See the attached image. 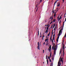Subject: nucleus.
<instances>
[{"label":"nucleus","mask_w":66,"mask_h":66,"mask_svg":"<svg viewBox=\"0 0 66 66\" xmlns=\"http://www.w3.org/2000/svg\"><path fill=\"white\" fill-rule=\"evenodd\" d=\"M53 13H54V10H53Z\"/></svg>","instance_id":"f704fd0d"},{"label":"nucleus","mask_w":66,"mask_h":66,"mask_svg":"<svg viewBox=\"0 0 66 66\" xmlns=\"http://www.w3.org/2000/svg\"><path fill=\"white\" fill-rule=\"evenodd\" d=\"M45 26H47V24H46L45 25Z\"/></svg>","instance_id":"338daca9"},{"label":"nucleus","mask_w":66,"mask_h":66,"mask_svg":"<svg viewBox=\"0 0 66 66\" xmlns=\"http://www.w3.org/2000/svg\"><path fill=\"white\" fill-rule=\"evenodd\" d=\"M47 64H48V59L47 60Z\"/></svg>","instance_id":"f3484780"},{"label":"nucleus","mask_w":66,"mask_h":66,"mask_svg":"<svg viewBox=\"0 0 66 66\" xmlns=\"http://www.w3.org/2000/svg\"><path fill=\"white\" fill-rule=\"evenodd\" d=\"M61 52H62V50L60 49V53H59L60 55V54H61Z\"/></svg>","instance_id":"39448f33"},{"label":"nucleus","mask_w":66,"mask_h":66,"mask_svg":"<svg viewBox=\"0 0 66 66\" xmlns=\"http://www.w3.org/2000/svg\"><path fill=\"white\" fill-rule=\"evenodd\" d=\"M56 10H55L54 11H55H55H56Z\"/></svg>","instance_id":"774afa93"},{"label":"nucleus","mask_w":66,"mask_h":66,"mask_svg":"<svg viewBox=\"0 0 66 66\" xmlns=\"http://www.w3.org/2000/svg\"><path fill=\"white\" fill-rule=\"evenodd\" d=\"M55 27V24H54V27H53V28H54Z\"/></svg>","instance_id":"c9c22d12"},{"label":"nucleus","mask_w":66,"mask_h":66,"mask_svg":"<svg viewBox=\"0 0 66 66\" xmlns=\"http://www.w3.org/2000/svg\"><path fill=\"white\" fill-rule=\"evenodd\" d=\"M62 45H63V46H64V44H62Z\"/></svg>","instance_id":"603ef678"},{"label":"nucleus","mask_w":66,"mask_h":66,"mask_svg":"<svg viewBox=\"0 0 66 66\" xmlns=\"http://www.w3.org/2000/svg\"><path fill=\"white\" fill-rule=\"evenodd\" d=\"M66 33H65V35H64V37H65V38H66Z\"/></svg>","instance_id":"412c9836"},{"label":"nucleus","mask_w":66,"mask_h":66,"mask_svg":"<svg viewBox=\"0 0 66 66\" xmlns=\"http://www.w3.org/2000/svg\"><path fill=\"white\" fill-rule=\"evenodd\" d=\"M48 39H46L45 40V42H46L48 41Z\"/></svg>","instance_id":"f8f14e48"},{"label":"nucleus","mask_w":66,"mask_h":66,"mask_svg":"<svg viewBox=\"0 0 66 66\" xmlns=\"http://www.w3.org/2000/svg\"><path fill=\"white\" fill-rule=\"evenodd\" d=\"M59 0H56V1H55L56 2H56V3L57 2V1H59Z\"/></svg>","instance_id":"bb28decb"},{"label":"nucleus","mask_w":66,"mask_h":66,"mask_svg":"<svg viewBox=\"0 0 66 66\" xmlns=\"http://www.w3.org/2000/svg\"><path fill=\"white\" fill-rule=\"evenodd\" d=\"M47 32H48V30H46L45 33H47Z\"/></svg>","instance_id":"aec40b11"},{"label":"nucleus","mask_w":66,"mask_h":66,"mask_svg":"<svg viewBox=\"0 0 66 66\" xmlns=\"http://www.w3.org/2000/svg\"><path fill=\"white\" fill-rule=\"evenodd\" d=\"M48 29H49V28H47V30H48Z\"/></svg>","instance_id":"49530a36"},{"label":"nucleus","mask_w":66,"mask_h":66,"mask_svg":"<svg viewBox=\"0 0 66 66\" xmlns=\"http://www.w3.org/2000/svg\"><path fill=\"white\" fill-rule=\"evenodd\" d=\"M40 37H42V35L40 36Z\"/></svg>","instance_id":"864d4df0"},{"label":"nucleus","mask_w":66,"mask_h":66,"mask_svg":"<svg viewBox=\"0 0 66 66\" xmlns=\"http://www.w3.org/2000/svg\"><path fill=\"white\" fill-rule=\"evenodd\" d=\"M57 39H59V36H58V37L57 38Z\"/></svg>","instance_id":"473e14b6"},{"label":"nucleus","mask_w":66,"mask_h":66,"mask_svg":"<svg viewBox=\"0 0 66 66\" xmlns=\"http://www.w3.org/2000/svg\"><path fill=\"white\" fill-rule=\"evenodd\" d=\"M53 37H54V36H55V34H54L53 35Z\"/></svg>","instance_id":"2f4dec72"},{"label":"nucleus","mask_w":66,"mask_h":66,"mask_svg":"<svg viewBox=\"0 0 66 66\" xmlns=\"http://www.w3.org/2000/svg\"><path fill=\"white\" fill-rule=\"evenodd\" d=\"M56 21V20L55 19H54V20L53 21V22H55Z\"/></svg>","instance_id":"dca6fc26"},{"label":"nucleus","mask_w":66,"mask_h":66,"mask_svg":"<svg viewBox=\"0 0 66 66\" xmlns=\"http://www.w3.org/2000/svg\"><path fill=\"white\" fill-rule=\"evenodd\" d=\"M54 51L53 54H54V55H55L56 54V50H57V46L56 45H55L54 47Z\"/></svg>","instance_id":"f257e3e1"},{"label":"nucleus","mask_w":66,"mask_h":66,"mask_svg":"<svg viewBox=\"0 0 66 66\" xmlns=\"http://www.w3.org/2000/svg\"><path fill=\"white\" fill-rule=\"evenodd\" d=\"M54 31H55V28H54Z\"/></svg>","instance_id":"e433bc0d"},{"label":"nucleus","mask_w":66,"mask_h":66,"mask_svg":"<svg viewBox=\"0 0 66 66\" xmlns=\"http://www.w3.org/2000/svg\"><path fill=\"white\" fill-rule=\"evenodd\" d=\"M43 44H44V45H45V42H44L43 43Z\"/></svg>","instance_id":"de8ad7c7"},{"label":"nucleus","mask_w":66,"mask_h":66,"mask_svg":"<svg viewBox=\"0 0 66 66\" xmlns=\"http://www.w3.org/2000/svg\"><path fill=\"white\" fill-rule=\"evenodd\" d=\"M38 34H39V31H38Z\"/></svg>","instance_id":"5fc2aeb1"},{"label":"nucleus","mask_w":66,"mask_h":66,"mask_svg":"<svg viewBox=\"0 0 66 66\" xmlns=\"http://www.w3.org/2000/svg\"><path fill=\"white\" fill-rule=\"evenodd\" d=\"M65 15H66V14H64V16H65Z\"/></svg>","instance_id":"052dcab7"},{"label":"nucleus","mask_w":66,"mask_h":66,"mask_svg":"<svg viewBox=\"0 0 66 66\" xmlns=\"http://www.w3.org/2000/svg\"><path fill=\"white\" fill-rule=\"evenodd\" d=\"M60 18H58V21H60Z\"/></svg>","instance_id":"72a5a7b5"},{"label":"nucleus","mask_w":66,"mask_h":66,"mask_svg":"<svg viewBox=\"0 0 66 66\" xmlns=\"http://www.w3.org/2000/svg\"><path fill=\"white\" fill-rule=\"evenodd\" d=\"M60 18H62L61 16H60Z\"/></svg>","instance_id":"e2e57ef3"},{"label":"nucleus","mask_w":66,"mask_h":66,"mask_svg":"<svg viewBox=\"0 0 66 66\" xmlns=\"http://www.w3.org/2000/svg\"><path fill=\"white\" fill-rule=\"evenodd\" d=\"M64 0H62V1H63V3H64Z\"/></svg>","instance_id":"a18cd8bd"},{"label":"nucleus","mask_w":66,"mask_h":66,"mask_svg":"<svg viewBox=\"0 0 66 66\" xmlns=\"http://www.w3.org/2000/svg\"><path fill=\"white\" fill-rule=\"evenodd\" d=\"M48 50L49 51V52H51V49H49V48H48Z\"/></svg>","instance_id":"9d476101"},{"label":"nucleus","mask_w":66,"mask_h":66,"mask_svg":"<svg viewBox=\"0 0 66 66\" xmlns=\"http://www.w3.org/2000/svg\"><path fill=\"white\" fill-rule=\"evenodd\" d=\"M55 46V44L54 43V45H53V46L54 47V46Z\"/></svg>","instance_id":"c03bdc74"},{"label":"nucleus","mask_w":66,"mask_h":66,"mask_svg":"<svg viewBox=\"0 0 66 66\" xmlns=\"http://www.w3.org/2000/svg\"><path fill=\"white\" fill-rule=\"evenodd\" d=\"M53 40H54L55 39V37H53Z\"/></svg>","instance_id":"2eb2a0df"},{"label":"nucleus","mask_w":66,"mask_h":66,"mask_svg":"<svg viewBox=\"0 0 66 66\" xmlns=\"http://www.w3.org/2000/svg\"><path fill=\"white\" fill-rule=\"evenodd\" d=\"M61 62H62V63H63V60H61Z\"/></svg>","instance_id":"c85d7f7f"},{"label":"nucleus","mask_w":66,"mask_h":66,"mask_svg":"<svg viewBox=\"0 0 66 66\" xmlns=\"http://www.w3.org/2000/svg\"><path fill=\"white\" fill-rule=\"evenodd\" d=\"M62 31H61V30L60 31V30L59 32V36H60L62 34Z\"/></svg>","instance_id":"7ed1b4c3"},{"label":"nucleus","mask_w":66,"mask_h":66,"mask_svg":"<svg viewBox=\"0 0 66 66\" xmlns=\"http://www.w3.org/2000/svg\"><path fill=\"white\" fill-rule=\"evenodd\" d=\"M61 21L60 20V22H59V23H61Z\"/></svg>","instance_id":"79ce46f5"},{"label":"nucleus","mask_w":66,"mask_h":66,"mask_svg":"<svg viewBox=\"0 0 66 66\" xmlns=\"http://www.w3.org/2000/svg\"><path fill=\"white\" fill-rule=\"evenodd\" d=\"M50 66H53V63H51Z\"/></svg>","instance_id":"a211bd4d"},{"label":"nucleus","mask_w":66,"mask_h":66,"mask_svg":"<svg viewBox=\"0 0 66 66\" xmlns=\"http://www.w3.org/2000/svg\"><path fill=\"white\" fill-rule=\"evenodd\" d=\"M52 50H53V49H54V47H53V46L52 47Z\"/></svg>","instance_id":"393cba45"},{"label":"nucleus","mask_w":66,"mask_h":66,"mask_svg":"<svg viewBox=\"0 0 66 66\" xmlns=\"http://www.w3.org/2000/svg\"><path fill=\"white\" fill-rule=\"evenodd\" d=\"M46 59H48V56H46Z\"/></svg>","instance_id":"5701e85b"},{"label":"nucleus","mask_w":66,"mask_h":66,"mask_svg":"<svg viewBox=\"0 0 66 66\" xmlns=\"http://www.w3.org/2000/svg\"><path fill=\"white\" fill-rule=\"evenodd\" d=\"M63 53H64V48H65V46H63Z\"/></svg>","instance_id":"423d86ee"},{"label":"nucleus","mask_w":66,"mask_h":66,"mask_svg":"<svg viewBox=\"0 0 66 66\" xmlns=\"http://www.w3.org/2000/svg\"><path fill=\"white\" fill-rule=\"evenodd\" d=\"M51 55H52V53H51V52L50 53V57H51Z\"/></svg>","instance_id":"6e6552de"},{"label":"nucleus","mask_w":66,"mask_h":66,"mask_svg":"<svg viewBox=\"0 0 66 66\" xmlns=\"http://www.w3.org/2000/svg\"><path fill=\"white\" fill-rule=\"evenodd\" d=\"M61 63H60V65L59 66H61Z\"/></svg>","instance_id":"13d9d810"},{"label":"nucleus","mask_w":66,"mask_h":66,"mask_svg":"<svg viewBox=\"0 0 66 66\" xmlns=\"http://www.w3.org/2000/svg\"><path fill=\"white\" fill-rule=\"evenodd\" d=\"M53 19V18H52V20Z\"/></svg>","instance_id":"0e129e2a"},{"label":"nucleus","mask_w":66,"mask_h":66,"mask_svg":"<svg viewBox=\"0 0 66 66\" xmlns=\"http://www.w3.org/2000/svg\"><path fill=\"white\" fill-rule=\"evenodd\" d=\"M57 7H59L60 6V2H58L57 3Z\"/></svg>","instance_id":"20e7f679"},{"label":"nucleus","mask_w":66,"mask_h":66,"mask_svg":"<svg viewBox=\"0 0 66 66\" xmlns=\"http://www.w3.org/2000/svg\"><path fill=\"white\" fill-rule=\"evenodd\" d=\"M45 52V51L44 50H43V53H44V52Z\"/></svg>","instance_id":"cd10ccee"},{"label":"nucleus","mask_w":66,"mask_h":66,"mask_svg":"<svg viewBox=\"0 0 66 66\" xmlns=\"http://www.w3.org/2000/svg\"><path fill=\"white\" fill-rule=\"evenodd\" d=\"M59 19H61V18H59Z\"/></svg>","instance_id":"69168bd1"},{"label":"nucleus","mask_w":66,"mask_h":66,"mask_svg":"<svg viewBox=\"0 0 66 66\" xmlns=\"http://www.w3.org/2000/svg\"><path fill=\"white\" fill-rule=\"evenodd\" d=\"M42 0H40V2H42Z\"/></svg>","instance_id":"c756f323"},{"label":"nucleus","mask_w":66,"mask_h":66,"mask_svg":"<svg viewBox=\"0 0 66 66\" xmlns=\"http://www.w3.org/2000/svg\"><path fill=\"white\" fill-rule=\"evenodd\" d=\"M48 59H50V57H49V56H48Z\"/></svg>","instance_id":"4c0bfd02"},{"label":"nucleus","mask_w":66,"mask_h":66,"mask_svg":"<svg viewBox=\"0 0 66 66\" xmlns=\"http://www.w3.org/2000/svg\"><path fill=\"white\" fill-rule=\"evenodd\" d=\"M49 24H48L47 26V27H48V26H49Z\"/></svg>","instance_id":"bf43d9fd"},{"label":"nucleus","mask_w":66,"mask_h":66,"mask_svg":"<svg viewBox=\"0 0 66 66\" xmlns=\"http://www.w3.org/2000/svg\"><path fill=\"white\" fill-rule=\"evenodd\" d=\"M49 27H50V26H48L47 28H49Z\"/></svg>","instance_id":"3c124183"},{"label":"nucleus","mask_w":66,"mask_h":66,"mask_svg":"<svg viewBox=\"0 0 66 66\" xmlns=\"http://www.w3.org/2000/svg\"><path fill=\"white\" fill-rule=\"evenodd\" d=\"M49 49H51V45H50L49 47Z\"/></svg>","instance_id":"1a4fd4ad"},{"label":"nucleus","mask_w":66,"mask_h":66,"mask_svg":"<svg viewBox=\"0 0 66 66\" xmlns=\"http://www.w3.org/2000/svg\"><path fill=\"white\" fill-rule=\"evenodd\" d=\"M52 26H53V25H52V26L51 27L50 29L52 28Z\"/></svg>","instance_id":"37998d69"},{"label":"nucleus","mask_w":66,"mask_h":66,"mask_svg":"<svg viewBox=\"0 0 66 66\" xmlns=\"http://www.w3.org/2000/svg\"><path fill=\"white\" fill-rule=\"evenodd\" d=\"M63 30V29H61V30H60V31H62V30Z\"/></svg>","instance_id":"b1692460"},{"label":"nucleus","mask_w":66,"mask_h":66,"mask_svg":"<svg viewBox=\"0 0 66 66\" xmlns=\"http://www.w3.org/2000/svg\"><path fill=\"white\" fill-rule=\"evenodd\" d=\"M60 60L59 61V62L58 63V65L57 66H59V65H60Z\"/></svg>","instance_id":"0eeeda50"},{"label":"nucleus","mask_w":66,"mask_h":66,"mask_svg":"<svg viewBox=\"0 0 66 66\" xmlns=\"http://www.w3.org/2000/svg\"><path fill=\"white\" fill-rule=\"evenodd\" d=\"M44 37H45V36H43V39H44Z\"/></svg>","instance_id":"8fccbe9b"},{"label":"nucleus","mask_w":66,"mask_h":66,"mask_svg":"<svg viewBox=\"0 0 66 66\" xmlns=\"http://www.w3.org/2000/svg\"><path fill=\"white\" fill-rule=\"evenodd\" d=\"M48 42H49V41H48H48H47V42H46V43H47L48 44H49V43H48Z\"/></svg>","instance_id":"6ab92c4d"},{"label":"nucleus","mask_w":66,"mask_h":66,"mask_svg":"<svg viewBox=\"0 0 66 66\" xmlns=\"http://www.w3.org/2000/svg\"><path fill=\"white\" fill-rule=\"evenodd\" d=\"M56 12H57V11H56V12L54 13V14H56Z\"/></svg>","instance_id":"09e8293b"},{"label":"nucleus","mask_w":66,"mask_h":66,"mask_svg":"<svg viewBox=\"0 0 66 66\" xmlns=\"http://www.w3.org/2000/svg\"><path fill=\"white\" fill-rule=\"evenodd\" d=\"M56 40H57V42H58V41H59V39H57Z\"/></svg>","instance_id":"7c9ffc66"},{"label":"nucleus","mask_w":66,"mask_h":66,"mask_svg":"<svg viewBox=\"0 0 66 66\" xmlns=\"http://www.w3.org/2000/svg\"><path fill=\"white\" fill-rule=\"evenodd\" d=\"M51 18H52V17H51V18H50V19H51Z\"/></svg>","instance_id":"680f3d73"},{"label":"nucleus","mask_w":66,"mask_h":66,"mask_svg":"<svg viewBox=\"0 0 66 66\" xmlns=\"http://www.w3.org/2000/svg\"><path fill=\"white\" fill-rule=\"evenodd\" d=\"M56 15V14H54V17H55Z\"/></svg>","instance_id":"58836bf2"},{"label":"nucleus","mask_w":66,"mask_h":66,"mask_svg":"<svg viewBox=\"0 0 66 66\" xmlns=\"http://www.w3.org/2000/svg\"><path fill=\"white\" fill-rule=\"evenodd\" d=\"M50 34V32H49V34L47 36H49Z\"/></svg>","instance_id":"4468645a"},{"label":"nucleus","mask_w":66,"mask_h":66,"mask_svg":"<svg viewBox=\"0 0 66 66\" xmlns=\"http://www.w3.org/2000/svg\"><path fill=\"white\" fill-rule=\"evenodd\" d=\"M52 39V37H51V38H50V40H51L52 39Z\"/></svg>","instance_id":"a878e982"},{"label":"nucleus","mask_w":66,"mask_h":66,"mask_svg":"<svg viewBox=\"0 0 66 66\" xmlns=\"http://www.w3.org/2000/svg\"><path fill=\"white\" fill-rule=\"evenodd\" d=\"M40 44L39 43V42H38V46H37V48L39 50H40V48H40Z\"/></svg>","instance_id":"f03ea898"},{"label":"nucleus","mask_w":66,"mask_h":66,"mask_svg":"<svg viewBox=\"0 0 66 66\" xmlns=\"http://www.w3.org/2000/svg\"><path fill=\"white\" fill-rule=\"evenodd\" d=\"M56 2H55L54 4V6H55V4H56Z\"/></svg>","instance_id":"9b49d317"},{"label":"nucleus","mask_w":66,"mask_h":66,"mask_svg":"<svg viewBox=\"0 0 66 66\" xmlns=\"http://www.w3.org/2000/svg\"><path fill=\"white\" fill-rule=\"evenodd\" d=\"M52 22H53V21H52V22H51L50 23V24H51V23H52Z\"/></svg>","instance_id":"ea45409f"},{"label":"nucleus","mask_w":66,"mask_h":66,"mask_svg":"<svg viewBox=\"0 0 66 66\" xmlns=\"http://www.w3.org/2000/svg\"><path fill=\"white\" fill-rule=\"evenodd\" d=\"M51 41H52V43H53V39H52Z\"/></svg>","instance_id":"4be33fe9"},{"label":"nucleus","mask_w":66,"mask_h":66,"mask_svg":"<svg viewBox=\"0 0 66 66\" xmlns=\"http://www.w3.org/2000/svg\"><path fill=\"white\" fill-rule=\"evenodd\" d=\"M37 10H38V9H37L36 10V11H37Z\"/></svg>","instance_id":"6e6d98bb"},{"label":"nucleus","mask_w":66,"mask_h":66,"mask_svg":"<svg viewBox=\"0 0 66 66\" xmlns=\"http://www.w3.org/2000/svg\"><path fill=\"white\" fill-rule=\"evenodd\" d=\"M65 17H66L65 16H64V18H65Z\"/></svg>","instance_id":"4d7b16f0"},{"label":"nucleus","mask_w":66,"mask_h":66,"mask_svg":"<svg viewBox=\"0 0 66 66\" xmlns=\"http://www.w3.org/2000/svg\"><path fill=\"white\" fill-rule=\"evenodd\" d=\"M56 9H57V12L58 11H59V9L57 8H56Z\"/></svg>","instance_id":"ddd939ff"},{"label":"nucleus","mask_w":66,"mask_h":66,"mask_svg":"<svg viewBox=\"0 0 66 66\" xmlns=\"http://www.w3.org/2000/svg\"><path fill=\"white\" fill-rule=\"evenodd\" d=\"M50 62H51V59H50Z\"/></svg>","instance_id":"a19ab883"}]
</instances>
